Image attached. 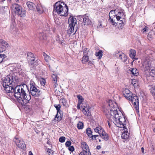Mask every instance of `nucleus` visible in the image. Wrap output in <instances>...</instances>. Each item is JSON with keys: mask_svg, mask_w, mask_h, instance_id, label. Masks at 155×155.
I'll return each instance as SVG.
<instances>
[{"mask_svg": "<svg viewBox=\"0 0 155 155\" xmlns=\"http://www.w3.org/2000/svg\"><path fill=\"white\" fill-rule=\"evenodd\" d=\"M27 87L25 84L17 86L15 87L14 95L21 104H26L31 99L30 95H26L25 93V91Z\"/></svg>", "mask_w": 155, "mask_h": 155, "instance_id": "1", "label": "nucleus"}, {"mask_svg": "<svg viewBox=\"0 0 155 155\" xmlns=\"http://www.w3.org/2000/svg\"><path fill=\"white\" fill-rule=\"evenodd\" d=\"M111 112L110 113L109 111H108V113L106 111L107 114L110 115L109 118L111 122H113L117 127L123 128L124 129L126 128V125L124 124L125 119L124 117L122 116H120L118 113L117 110H114L113 111L112 110H110ZM105 111H106L105 110Z\"/></svg>", "mask_w": 155, "mask_h": 155, "instance_id": "2", "label": "nucleus"}, {"mask_svg": "<svg viewBox=\"0 0 155 155\" xmlns=\"http://www.w3.org/2000/svg\"><path fill=\"white\" fill-rule=\"evenodd\" d=\"M61 3L63 4L64 6H63L60 2H57L54 5V11L57 12L60 16H66L68 13V7L66 5H64L63 2Z\"/></svg>", "mask_w": 155, "mask_h": 155, "instance_id": "3", "label": "nucleus"}, {"mask_svg": "<svg viewBox=\"0 0 155 155\" xmlns=\"http://www.w3.org/2000/svg\"><path fill=\"white\" fill-rule=\"evenodd\" d=\"M17 77L14 74H11L7 75L2 79V84L4 87L13 85V83L16 82Z\"/></svg>", "mask_w": 155, "mask_h": 155, "instance_id": "4", "label": "nucleus"}, {"mask_svg": "<svg viewBox=\"0 0 155 155\" xmlns=\"http://www.w3.org/2000/svg\"><path fill=\"white\" fill-rule=\"evenodd\" d=\"M77 20L75 18L72 16H70L68 19V22L69 24V28L67 30V33L68 35L74 34L77 31V29L74 28V26L76 23Z\"/></svg>", "mask_w": 155, "mask_h": 155, "instance_id": "5", "label": "nucleus"}, {"mask_svg": "<svg viewBox=\"0 0 155 155\" xmlns=\"http://www.w3.org/2000/svg\"><path fill=\"white\" fill-rule=\"evenodd\" d=\"M12 9L15 13L21 17L25 16L26 12L23 10L21 6L18 4L14 3L12 5Z\"/></svg>", "mask_w": 155, "mask_h": 155, "instance_id": "6", "label": "nucleus"}, {"mask_svg": "<svg viewBox=\"0 0 155 155\" xmlns=\"http://www.w3.org/2000/svg\"><path fill=\"white\" fill-rule=\"evenodd\" d=\"M151 66V64L150 61L148 59H146L143 62L141 68L143 71L146 73H147L150 71Z\"/></svg>", "mask_w": 155, "mask_h": 155, "instance_id": "7", "label": "nucleus"}, {"mask_svg": "<svg viewBox=\"0 0 155 155\" xmlns=\"http://www.w3.org/2000/svg\"><path fill=\"white\" fill-rule=\"evenodd\" d=\"M117 12V9H115L114 10L111 11L109 14V21L114 25H115L116 23L115 17H116V14Z\"/></svg>", "mask_w": 155, "mask_h": 155, "instance_id": "8", "label": "nucleus"}, {"mask_svg": "<svg viewBox=\"0 0 155 155\" xmlns=\"http://www.w3.org/2000/svg\"><path fill=\"white\" fill-rule=\"evenodd\" d=\"M13 141L16 145L19 148L24 149L26 147V145L23 141L20 138L16 136L13 139Z\"/></svg>", "mask_w": 155, "mask_h": 155, "instance_id": "9", "label": "nucleus"}, {"mask_svg": "<svg viewBox=\"0 0 155 155\" xmlns=\"http://www.w3.org/2000/svg\"><path fill=\"white\" fill-rule=\"evenodd\" d=\"M82 108V111L85 116H89L91 115L90 109L88 104H83L81 106Z\"/></svg>", "mask_w": 155, "mask_h": 155, "instance_id": "10", "label": "nucleus"}, {"mask_svg": "<svg viewBox=\"0 0 155 155\" xmlns=\"http://www.w3.org/2000/svg\"><path fill=\"white\" fill-rule=\"evenodd\" d=\"M114 104H115L113 103L112 100H109L108 103V105L109 107L108 108V109L107 108H105L104 110V111L105 112V114L107 116V117H110V115H107L106 111H105V110L107 111V113H108V111H109L110 113L111 112V110H112V111H113L114 110H117L115 108V105Z\"/></svg>", "mask_w": 155, "mask_h": 155, "instance_id": "11", "label": "nucleus"}, {"mask_svg": "<svg viewBox=\"0 0 155 155\" xmlns=\"http://www.w3.org/2000/svg\"><path fill=\"white\" fill-rule=\"evenodd\" d=\"M129 100L131 101L132 103L135 106V107L136 109H138L139 100L137 96L135 94H133V95L131 96V98H130Z\"/></svg>", "mask_w": 155, "mask_h": 155, "instance_id": "12", "label": "nucleus"}, {"mask_svg": "<svg viewBox=\"0 0 155 155\" xmlns=\"http://www.w3.org/2000/svg\"><path fill=\"white\" fill-rule=\"evenodd\" d=\"M27 59L29 62L31 64H32L36 62H38V60H36L35 62H34L35 58H34V55L31 52H28L27 53Z\"/></svg>", "mask_w": 155, "mask_h": 155, "instance_id": "13", "label": "nucleus"}, {"mask_svg": "<svg viewBox=\"0 0 155 155\" xmlns=\"http://www.w3.org/2000/svg\"><path fill=\"white\" fill-rule=\"evenodd\" d=\"M123 93L124 96L127 100H129L130 98H131V96L133 94L128 89H125L124 90Z\"/></svg>", "mask_w": 155, "mask_h": 155, "instance_id": "14", "label": "nucleus"}, {"mask_svg": "<svg viewBox=\"0 0 155 155\" xmlns=\"http://www.w3.org/2000/svg\"><path fill=\"white\" fill-rule=\"evenodd\" d=\"M13 85L4 87L5 92L8 93H12L15 92V87H13Z\"/></svg>", "mask_w": 155, "mask_h": 155, "instance_id": "15", "label": "nucleus"}, {"mask_svg": "<svg viewBox=\"0 0 155 155\" xmlns=\"http://www.w3.org/2000/svg\"><path fill=\"white\" fill-rule=\"evenodd\" d=\"M83 18V22L85 25H89L91 23V20L89 19L88 16L86 14L81 16Z\"/></svg>", "mask_w": 155, "mask_h": 155, "instance_id": "16", "label": "nucleus"}, {"mask_svg": "<svg viewBox=\"0 0 155 155\" xmlns=\"http://www.w3.org/2000/svg\"><path fill=\"white\" fill-rule=\"evenodd\" d=\"M117 11L116 19L117 21H119L122 18V17L123 16L124 14L122 11H120L118 9H117Z\"/></svg>", "mask_w": 155, "mask_h": 155, "instance_id": "17", "label": "nucleus"}, {"mask_svg": "<svg viewBox=\"0 0 155 155\" xmlns=\"http://www.w3.org/2000/svg\"><path fill=\"white\" fill-rule=\"evenodd\" d=\"M31 94L33 96L38 97L41 95L42 92L39 90L38 89L35 91H32L31 92Z\"/></svg>", "mask_w": 155, "mask_h": 155, "instance_id": "18", "label": "nucleus"}, {"mask_svg": "<svg viewBox=\"0 0 155 155\" xmlns=\"http://www.w3.org/2000/svg\"><path fill=\"white\" fill-rule=\"evenodd\" d=\"M30 92L32 91H34L38 89L36 86L35 83L33 81H31L30 83Z\"/></svg>", "mask_w": 155, "mask_h": 155, "instance_id": "19", "label": "nucleus"}, {"mask_svg": "<svg viewBox=\"0 0 155 155\" xmlns=\"http://www.w3.org/2000/svg\"><path fill=\"white\" fill-rule=\"evenodd\" d=\"M26 5L29 9L31 10H32L35 8L36 6L35 4L30 2H28L26 3Z\"/></svg>", "mask_w": 155, "mask_h": 155, "instance_id": "20", "label": "nucleus"}, {"mask_svg": "<svg viewBox=\"0 0 155 155\" xmlns=\"http://www.w3.org/2000/svg\"><path fill=\"white\" fill-rule=\"evenodd\" d=\"M84 56L82 58V62L84 64L86 63L89 60V57L86 52H84Z\"/></svg>", "mask_w": 155, "mask_h": 155, "instance_id": "21", "label": "nucleus"}, {"mask_svg": "<svg viewBox=\"0 0 155 155\" xmlns=\"http://www.w3.org/2000/svg\"><path fill=\"white\" fill-rule=\"evenodd\" d=\"M62 117V115L61 114V112L59 113H57V114L54 119V121H56V122L59 121L61 119Z\"/></svg>", "mask_w": 155, "mask_h": 155, "instance_id": "22", "label": "nucleus"}, {"mask_svg": "<svg viewBox=\"0 0 155 155\" xmlns=\"http://www.w3.org/2000/svg\"><path fill=\"white\" fill-rule=\"evenodd\" d=\"M81 144L83 150H85V151H90L89 147L86 142H82Z\"/></svg>", "mask_w": 155, "mask_h": 155, "instance_id": "23", "label": "nucleus"}, {"mask_svg": "<svg viewBox=\"0 0 155 155\" xmlns=\"http://www.w3.org/2000/svg\"><path fill=\"white\" fill-rule=\"evenodd\" d=\"M94 131L96 133H97L100 135L104 131V130L103 128L101 127H96L94 129Z\"/></svg>", "mask_w": 155, "mask_h": 155, "instance_id": "24", "label": "nucleus"}, {"mask_svg": "<svg viewBox=\"0 0 155 155\" xmlns=\"http://www.w3.org/2000/svg\"><path fill=\"white\" fill-rule=\"evenodd\" d=\"M100 136L103 139L105 140H107L108 139V134L106 133L104 130Z\"/></svg>", "mask_w": 155, "mask_h": 155, "instance_id": "25", "label": "nucleus"}, {"mask_svg": "<svg viewBox=\"0 0 155 155\" xmlns=\"http://www.w3.org/2000/svg\"><path fill=\"white\" fill-rule=\"evenodd\" d=\"M0 44L5 48H8L9 47V45L8 43L2 39H0Z\"/></svg>", "mask_w": 155, "mask_h": 155, "instance_id": "26", "label": "nucleus"}, {"mask_svg": "<svg viewBox=\"0 0 155 155\" xmlns=\"http://www.w3.org/2000/svg\"><path fill=\"white\" fill-rule=\"evenodd\" d=\"M136 51L134 50H131L130 51V58L132 59H134L135 60L137 59V58H135L136 56Z\"/></svg>", "mask_w": 155, "mask_h": 155, "instance_id": "27", "label": "nucleus"}, {"mask_svg": "<svg viewBox=\"0 0 155 155\" xmlns=\"http://www.w3.org/2000/svg\"><path fill=\"white\" fill-rule=\"evenodd\" d=\"M43 55L44 57L45 60L47 62L49 63L50 61H51L50 57L45 52L43 53Z\"/></svg>", "mask_w": 155, "mask_h": 155, "instance_id": "28", "label": "nucleus"}, {"mask_svg": "<svg viewBox=\"0 0 155 155\" xmlns=\"http://www.w3.org/2000/svg\"><path fill=\"white\" fill-rule=\"evenodd\" d=\"M131 71L132 74L134 76H137L139 74L138 70H137L136 68H132L131 69Z\"/></svg>", "mask_w": 155, "mask_h": 155, "instance_id": "29", "label": "nucleus"}, {"mask_svg": "<svg viewBox=\"0 0 155 155\" xmlns=\"http://www.w3.org/2000/svg\"><path fill=\"white\" fill-rule=\"evenodd\" d=\"M37 11L39 13H41L44 11V9L42 6L40 4H38L36 6Z\"/></svg>", "mask_w": 155, "mask_h": 155, "instance_id": "30", "label": "nucleus"}, {"mask_svg": "<svg viewBox=\"0 0 155 155\" xmlns=\"http://www.w3.org/2000/svg\"><path fill=\"white\" fill-rule=\"evenodd\" d=\"M119 59H120L123 62L125 63L127 60V57L126 55L122 53V55Z\"/></svg>", "mask_w": 155, "mask_h": 155, "instance_id": "31", "label": "nucleus"}, {"mask_svg": "<svg viewBox=\"0 0 155 155\" xmlns=\"http://www.w3.org/2000/svg\"><path fill=\"white\" fill-rule=\"evenodd\" d=\"M121 137L122 139H126L128 137V131L127 130H124V132L121 135Z\"/></svg>", "mask_w": 155, "mask_h": 155, "instance_id": "32", "label": "nucleus"}, {"mask_svg": "<svg viewBox=\"0 0 155 155\" xmlns=\"http://www.w3.org/2000/svg\"><path fill=\"white\" fill-rule=\"evenodd\" d=\"M86 133L87 135L88 136L89 138H90L91 135H92V132L91 130V129L90 128H87L86 130Z\"/></svg>", "mask_w": 155, "mask_h": 155, "instance_id": "33", "label": "nucleus"}, {"mask_svg": "<svg viewBox=\"0 0 155 155\" xmlns=\"http://www.w3.org/2000/svg\"><path fill=\"white\" fill-rule=\"evenodd\" d=\"M15 72L17 73H20L22 72V69L20 68V65H18L15 68Z\"/></svg>", "mask_w": 155, "mask_h": 155, "instance_id": "34", "label": "nucleus"}, {"mask_svg": "<svg viewBox=\"0 0 155 155\" xmlns=\"http://www.w3.org/2000/svg\"><path fill=\"white\" fill-rule=\"evenodd\" d=\"M79 155H91V153L90 151H85V150H84L82 151L79 154Z\"/></svg>", "mask_w": 155, "mask_h": 155, "instance_id": "35", "label": "nucleus"}, {"mask_svg": "<svg viewBox=\"0 0 155 155\" xmlns=\"http://www.w3.org/2000/svg\"><path fill=\"white\" fill-rule=\"evenodd\" d=\"M95 55L96 56L98 57V58L99 59H100L102 56V51H99L98 52L96 53Z\"/></svg>", "mask_w": 155, "mask_h": 155, "instance_id": "36", "label": "nucleus"}, {"mask_svg": "<svg viewBox=\"0 0 155 155\" xmlns=\"http://www.w3.org/2000/svg\"><path fill=\"white\" fill-rule=\"evenodd\" d=\"M77 127L79 129H82L84 127V124L82 122L79 121L77 124Z\"/></svg>", "mask_w": 155, "mask_h": 155, "instance_id": "37", "label": "nucleus"}, {"mask_svg": "<svg viewBox=\"0 0 155 155\" xmlns=\"http://www.w3.org/2000/svg\"><path fill=\"white\" fill-rule=\"evenodd\" d=\"M54 107L56 108L57 110V113H59L61 112V105L60 104H54Z\"/></svg>", "mask_w": 155, "mask_h": 155, "instance_id": "38", "label": "nucleus"}, {"mask_svg": "<svg viewBox=\"0 0 155 155\" xmlns=\"http://www.w3.org/2000/svg\"><path fill=\"white\" fill-rule=\"evenodd\" d=\"M122 53H120L118 51H116L115 52V55L116 57L117 58H119L120 57H121V55H122Z\"/></svg>", "mask_w": 155, "mask_h": 155, "instance_id": "39", "label": "nucleus"}, {"mask_svg": "<svg viewBox=\"0 0 155 155\" xmlns=\"http://www.w3.org/2000/svg\"><path fill=\"white\" fill-rule=\"evenodd\" d=\"M99 136L98 135H91V137L89 138L93 140H96V138Z\"/></svg>", "mask_w": 155, "mask_h": 155, "instance_id": "40", "label": "nucleus"}, {"mask_svg": "<svg viewBox=\"0 0 155 155\" xmlns=\"http://www.w3.org/2000/svg\"><path fill=\"white\" fill-rule=\"evenodd\" d=\"M52 77L53 79V80L54 82H57V77L56 74H53L52 75Z\"/></svg>", "mask_w": 155, "mask_h": 155, "instance_id": "41", "label": "nucleus"}, {"mask_svg": "<svg viewBox=\"0 0 155 155\" xmlns=\"http://www.w3.org/2000/svg\"><path fill=\"white\" fill-rule=\"evenodd\" d=\"M5 58V55L4 54H0V63L3 61V59Z\"/></svg>", "mask_w": 155, "mask_h": 155, "instance_id": "42", "label": "nucleus"}, {"mask_svg": "<svg viewBox=\"0 0 155 155\" xmlns=\"http://www.w3.org/2000/svg\"><path fill=\"white\" fill-rule=\"evenodd\" d=\"M65 140V138L64 137H61L59 139V141L61 143L64 142Z\"/></svg>", "mask_w": 155, "mask_h": 155, "instance_id": "43", "label": "nucleus"}, {"mask_svg": "<svg viewBox=\"0 0 155 155\" xmlns=\"http://www.w3.org/2000/svg\"><path fill=\"white\" fill-rule=\"evenodd\" d=\"M45 83L46 81L44 79L42 78L41 80L40 81V84L41 85L44 86L45 85Z\"/></svg>", "mask_w": 155, "mask_h": 155, "instance_id": "44", "label": "nucleus"}, {"mask_svg": "<svg viewBox=\"0 0 155 155\" xmlns=\"http://www.w3.org/2000/svg\"><path fill=\"white\" fill-rule=\"evenodd\" d=\"M47 152L49 155H52L53 152L52 150L51 149H48L47 150Z\"/></svg>", "mask_w": 155, "mask_h": 155, "instance_id": "45", "label": "nucleus"}, {"mask_svg": "<svg viewBox=\"0 0 155 155\" xmlns=\"http://www.w3.org/2000/svg\"><path fill=\"white\" fill-rule=\"evenodd\" d=\"M125 21V20L124 19V20H120L119 22V23H118V22H117L116 23V24H117V23H119L120 25H122L124 23V22ZM121 27V28H122V25H121L120 27V28Z\"/></svg>", "mask_w": 155, "mask_h": 155, "instance_id": "46", "label": "nucleus"}, {"mask_svg": "<svg viewBox=\"0 0 155 155\" xmlns=\"http://www.w3.org/2000/svg\"><path fill=\"white\" fill-rule=\"evenodd\" d=\"M71 144V143L70 141H67L65 143V145L67 147H69Z\"/></svg>", "mask_w": 155, "mask_h": 155, "instance_id": "47", "label": "nucleus"}, {"mask_svg": "<svg viewBox=\"0 0 155 155\" xmlns=\"http://www.w3.org/2000/svg\"><path fill=\"white\" fill-rule=\"evenodd\" d=\"M77 97L78 99V100H84L82 96L80 95H77Z\"/></svg>", "mask_w": 155, "mask_h": 155, "instance_id": "48", "label": "nucleus"}, {"mask_svg": "<svg viewBox=\"0 0 155 155\" xmlns=\"http://www.w3.org/2000/svg\"><path fill=\"white\" fill-rule=\"evenodd\" d=\"M68 149L69 151L72 152L74 150V148L73 146H71L68 148Z\"/></svg>", "mask_w": 155, "mask_h": 155, "instance_id": "49", "label": "nucleus"}, {"mask_svg": "<svg viewBox=\"0 0 155 155\" xmlns=\"http://www.w3.org/2000/svg\"><path fill=\"white\" fill-rule=\"evenodd\" d=\"M134 81H135V79H133L132 80V84L133 85L134 87H136L137 85V82H136L135 83H134Z\"/></svg>", "mask_w": 155, "mask_h": 155, "instance_id": "50", "label": "nucleus"}, {"mask_svg": "<svg viewBox=\"0 0 155 155\" xmlns=\"http://www.w3.org/2000/svg\"><path fill=\"white\" fill-rule=\"evenodd\" d=\"M55 20V23L57 24V25H59L60 24V22L58 21V19L57 18H55L54 19Z\"/></svg>", "mask_w": 155, "mask_h": 155, "instance_id": "51", "label": "nucleus"}, {"mask_svg": "<svg viewBox=\"0 0 155 155\" xmlns=\"http://www.w3.org/2000/svg\"><path fill=\"white\" fill-rule=\"evenodd\" d=\"M151 92L153 95L155 96V88L152 89L151 91Z\"/></svg>", "mask_w": 155, "mask_h": 155, "instance_id": "52", "label": "nucleus"}, {"mask_svg": "<svg viewBox=\"0 0 155 155\" xmlns=\"http://www.w3.org/2000/svg\"><path fill=\"white\" fill-rule=\"evenodd\" d=\"M84 101V100H78V104H81L82 102H83Z\"/></svg>", "mask_w": 155, "mask_h": 155, "instance_id": "53", "label": "nucleus"}, {"mask_svg": "<svg viewBox=\"0 0 155 155\" xmlns=\"http://www.w3.org/2000/svg\"><path fill=\"white\" fill-rule=\"evenodd\" d=\"M54 86L55 87H57V86H58V84H57V82H54Z\"/></svg>", "mask_w": 155, "mask_h": 155, "instance_id": "54", "label": "nucleus"}, {"mask_svg": "<svg viewBox=\"0 0 155 155\" xmlns=\"http://www.w3.org/2000/svg\"><path fill=\"white\" fill-rule=\"evenodd\" d=\"M80 105H81L80 104H77V108L78 109H80Z\"/></svg>", "mask_w": 155, "mask_h": 155, "instance_id": "55", "label": "nucleus"}, {"mask_svg": "<svg viewBox=\"0 0 155 155\" xmlns=\"http://www.w3.org/2000/svg\"><path fill=\"white\" fill-rule=\"evenodd\" d=\"M101 148V147L100 145L97 146L96 147V148L98 150H99Z\"/></svg>", "mask_w": 155, "mask_h": 155, "instance_id": "56", "label": "nucleus"}, {"mask_svg": "<svg viewBox=\"0 0 155 155\" xmlns=\"http://www.w3.org/2000/svg\"><path fill=\"white\" fill-rule=\"evenodd\" d=\"M28 155H33L31 151L29 152Z\"/></svg>", "mask_w": 155, "mask_h": 155, "instance_id": "57", "label": "nucleus"}, {"mask_svg": "<svg viewBox=\"0 0 155 155\" xmlns=\"http://www.w3.org/2000/svg\"><path fill=\"white\" fill-rule=\"evenodd\" d=\"M62 102L63 103H65L66 101V100L64 99H62Z\"/></svg>", "mask_w": 155, "mask_h": 155, "instance_id": "58", "label": "nucleus"}, {"mask_svg": "<svg viewBox=\"0 0 155 155\" xmlns=\"http://www.w3.org/2000/svg\"><path fill=\"white\" fill-rule=\"evenodd\" d=\"M87 50V49L86 48H84L83 50V52L85 51V52H86V53L87 54V53L86 50Z\"/></svg>", "mask_w": 155, "mask_h": 155, "instance_id": "59", "label": "nucleus"}, {"mask_svg": "<svg viewBox=\"0 0 155 155\" xmlns=\"http://www.w3.org/2000/svg\"><path fill=\"white\" fill-rule=\"evenodd\" d=\"M141 150H142V152L143 153H144V148L143 147H142L141 148Z\"/></svg>", "mask_w": 155, "mask_h": 155, "instance_id": "60", "label": "nucleus"}, {"mask_svg": "<svg viewBox=\"0 0 155 155\" xmlns=\"http://www.w3.org/2000/svg\"><path fill=\"white\" fill-rule=\"evenodd\" d=\"M151 71L153 73H154V74H155V70H152Z\"/></svg>", "mask_w": 155, "mask_h": 155, "instance_id": "61", "label": "nucleus"}, {"mask_svg": "<svg viewBox=\"0 0 155 155\" xmlns=\"http://www.w3.org/2000/svg\"><path fill=\"white\" fill-rule=\"evenodd\" d=\"M108 125H109V127H110V122L109 121L108 122Z\"/></svg>", "mask_w": 155, "mask_h": 155, "instance_id": "62", "label": "nucleus"}, {"mask_svg": "<svg viewBox=\"0 0 155 155\" xmlns=\"http://www.w3.org/2000/svg\"><path fill=\"white\" fill-rule=\"evenodd\" d=\"M88 64H89V65H91L92 63L91 62V61H90L88 62Z\"/></svg>", "mask_w": 155, "mask_h": 155, "instance_id": "63", "label": "nucleus"}, {"mask_svg": "<svg viewBox=\"0 0 155 155\" xmlns=\"http://www.w3.org/2000/svg\"><path fill=\"white\" fill-rule=\"evenodd\" d=\"M48 65H48V67H49V69H50L51 68V66H50V65L48 64Z\"/></svg>", "mask_w": 155, "mask_h": 155, "instance_id": "64", "label": "nucleus"}]
</instances>
